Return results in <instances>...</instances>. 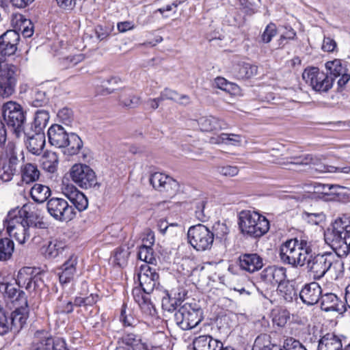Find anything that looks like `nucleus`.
<instances>
[{
    "mask_svg": "<svg viewBox=\"0 0 350 350\" xmlns=\"http://www.w3.org/2000/svg\"><path fill=\"white\" fill-rule=\"evenodd\" d=\"M312 251L310 242L295 238L286 241L280 245L279 256L284 264L297 268L306 264L307 256Z\"/></svg>",
    "mask_w": 350,
    "mask_h": 350,
    "instance_id": "f257e3e1",
    "label": "nucleus"
},
{
    "mask_svg": "<svg viewBox=\"0 0 350 350\" xmlns=\"http://www.w3.org/2000/svg\"><path fill=\"white\" fill-rule=\"evenodd\" d=\"M25 207L9 211L4 226L10 237H14L20 244L25 243L30 237L29 227L33 221L29 219Z\"/></svg>",
    "mask_w": 350,
    "mask_h": 350,
    "instance_id": "f03ea898",
    "label": "nucleus"
},
{
    "mask_svg": "<svg viewBox=\"0 0 350 350\" xmlns=\"http://www.w3.org/2000/svg\"><path fill=\"white\" fill-rule=\"evenodd\" d=\"M238 224L241 234L253 238H260L269 230L268 219L258 213L250 210L239 213Z\"/></svg>",
    "mask_w": 350,
    "mask_h": 350,
    "instance_id": "7ed1b4c3",
    "label": "nucleus"
},
{
    "mask_svg": "<svg viewBox=\"0 0 350 350\" xmlns=\"http://www.w3.org/2000/svg\"><path fill=\"white\" fill-rule=\"evenodd\" d=\"M203 319V310L196 301L185 302L174 314L176 325L183 330L196 327Z\"/></svg>",
    "mask_w": 350,
    "mask_h": 350,
    "instance_id": "20e7f679",
    "label": "nucleus"
},
{
    "mask_svg": "<svg viewBox=\"0 0 350 350\" xmlns=\"http://www.w3.org/2000/svg\"><path fill=\"white\" fill-rule=\"evenodd\" d=\"M4 120L8 126L12 127L17 137L23 131L26 120L25 113L22 106L14 101H8L2 107Z\"/></svg>",
    "mask_w": 350,
    "mask_h": 350,
    "instance_id": "39448f33",
    "label": "nucleus"
},
{
    "mask_svg": "<svg viewBox=\"0 0 350 350\" xmlns=\"http://www.w3.org/2000/svg\"><path fill=\"white\" fill-rule=\"evenodd\" d=\"M189 243L197 251H206L211 248L214 234L206 226L198 224L191 226L187 232Z\"/></svg>",
    "mask_w": 350,
    "mask_h": 350,
    "instance_id": "423d86ee",
    "label": "nucleus"
},
{
    "mask_svg": "<svg viewBox=\"0 0 350 350\" xmlns=\"http://www.w3.org/2000/svg\"><path fill=\"white\" fill-rule=\"evenodd\" d=\"M286 269L282 267L269 266L262 271L258 282V290L265 294L273 291L286 279Z\"/></svg>",
    "mask_w": 350,
    "mask_h": 350,
    "instance_id": "0eeeda50",
    "label": "nucleus"
},
{
    "mask_svg": "<svg viewBox=\"0 0 350 350\" xmlns=\"http://www.w3.org/2000/svg\"><path fill=\"white\" fill-rule=\"evenodd\" d=\"M305 82L317 92H326L332 88L333 79L328 73L321 71L317 67L306 68L302 74Z\"/></svg>",
    "mask_w": 350,
    "mask_h": 350,
    "instance_id": "6e6552de",
    "label": "nucleus"
},
{
    "mask_svg": "<svg viewBox=\"0 0 350 350\" xmlns=\"http://www.w3.org/2000/svg\"><path fill=\"white\" fill-rule=\"evenodd\" d=\"M72 180L82 189H88L98 185L94 170L88 165L76 163L70 170Z\"/></svg>",
    "mask_w": 350,
    "mask_h": 350,
    "instance_id": "1a4fd4ad",
    "label": "nucleus"
},
{
    "mask_svg": "<svg viewBox=\"0 0 350 350\" xmlns=\"http://www.w3.org/2000/svg\"><path fill=\"white\" fill-rule=\"evenodd\" d=\"M19 159L16 146L9 143L6 147L5 157L0 158V179L3 182L11 180L16 172Z\"/></svg>",
    "mask_w": 350,
    "mask_h": 350,
    "instance_id": "9d476101",
    "label": "nucleus"
},
{
    "mask_svg": "<svg viewBox=\"0 0 350 350\" xmlns=\"http://www.w3.org/2000/svg\"><path fill=\"white\" fill-rule=\"evenodd\" d=\"M46 209L49 215L55 220L68 221L76 215L72 206L64 198H52L47 201Z\"/></svg>",
    "mask_w": 350,
    "mask_h": 350,
    "instance_id": "9b49d317",
    "label": "nucleus"
},
{
    "mask_svg": "<svg viewBox=\"0 0 350 350\" xmlns=\"http://www.w3.org/2000/svg\"><path fill=\"white\" fill-rule=\"evenodd\" d=\"M16 283L19 287L29 291L41 288L44 282L40 273L36 268L25 267L21 269L17 275Z\"/></svg>",
    "mask_w": 350,
    "mask_h": 350,
    "instance_id": "f8f14e48",
    "label": "nucleus"
},
{
    "mask_svg": "<svg viewBox=\"0 0 350 350\" xmlns=\"http://www.w3.org/2000/svg\"><path fill=\"white\" fill-rule=\"evenodd\" d=\"M29 350H68L62 338H53L44 331L35 333Z\"/></svg>",
    "mask_w": 350,
    "mask_h": 350,
    "instance_id": "ddd939ff",
    "label": "nucleus"
},
{
    "mask_svg": "<svg viewBox=\"0 0 350 350\" xmlns=\"http://www.w3.org/2000/svg\"><path fill=\"white\" fill-rule=\"evenodd\" d=\"M325 68L329 79H333V82L336 78L340 77L338 85L340 88L344 87L350 80V65L346 62L335 59L326 62Z\"/></svg>",
    "mask_w": 350,
    "mask_h": 350,
    "instance_id": "4468645a",
    "label": "nucleus"
},
{
    "mask_svg": "<svg viewBox=\"0 0 350 350\" xmlns=\"http://www.w3.org/2000/svg\"><path fill=\"white\" fill-rule=\"evenodd\" d=\"M140 287L145 294H150L159 284V274L155 269L148 264L140 266L137 273Z\"/></svg>",
    "mask_w": 350,
    "mask_h": 350,
    "instance_id": "2eb2a0df",
    "label": "nucleus"
},
{
    "mask_svg": "<svg viewBox=\"0 0 350 350\" xmlns=\"http://www.w3.org/2000/svg\"><path fill=\"white\" fill-rule=\"evenodd\" d=\"M16 83V67L5 65L0 74V96L3 98L11 96L15 92Z\"/></svg>",
    "mask_w": 350,
    "mask_h": 350,
    "instance_id": "dca6fc26",
    "label": "nucleus"
},
{
    "mask_svg": "<svg viewBox=\"0 0 350 350\" xmlns=\"http://www.w3.org/2000/svg\"><path fill=\"white\" fill-rule=\"evenodd\" d=\"M329 252L310 255L306 261L307 269L314 280L321 279L327 272Z\"/></svg>",
    "mask_w": 350,
    "mask_h": 350,
    "instance_id": "f3484780",
    "label": "nucleus"
},
{
    "mask_svg": "<svg viewBox=\"0 0 350 350\" xmlns=\"http://www.w3.org/2000/svg\"><path fill=\"white\" fill-rule=\"evenodd\" d=\"M350 237V215L344 214L337 218L332 224V232L327 239L342 241Z\"/></svg>",
    "mask_w": 350,
    "mask_h": 350,
    "instance_id": "a211bd4d",
    "label": "nucleus"
},
{
    "mask_svg": "<svg viewBox=\"0 0 350 350\" xmlns=\"http://www.w3.org/2000/svg\"><path fill=\"white\" fill-rule=\"evenodd\" d=\"M20 41V35L13 29L7 30L0 36V53L3 56L15 54Z\"/></svg>",
    "mask_w": 350,
    "mask_h": 350,
    "instance_id": "6ab92c4d",
    "label": "nucleus"
},
{
    "mask_svg": "<svg viewBox=\"0 0 350 350\" xmlns=\"http://www.w3.org/2000/svg\"><path fill=\"white\" fill-rule=\"evenodd\" d=\"M321 309L325 312H336L340 314L347 311V306L335 293H326L321 297Z\"/></svg>",
    "mask_w": 350,
    "mask_h": 350,
    "instance_id": "aec40b11",
    "label": "nucleus"
},
{
    "mask_svg": "<svg viewBox=\"0 0 350 350\" xmlns=\"http://www.w3.org/2000/svg\"><path fill=\"white\" fill-rule=\"evenodd\" d=\"M322 289L316 282L306 284L299 292L301 300L308 306H312L321 299Z\"/></svg>",
    "mask_w": 350,
    "mask_h": 350,
    "instance_id": "412c9836",
    "label": "nucleus"
},
{
    "mask_svg": "<svg viewBox=\"0 0 350 350\" xmlns=\"http://www.w3.org/2000/svg\"><path fill=\"white\" fill-rule=\"evenodd\" d=\"M239 264L241 269L254 273L263 267V259L256 253H245L239 256Z\"/></svg>",
    "mask_w": 350,
    "mask_h": 350,
    "instance_id": "4be33fe9",
    "label": "nucleus"
},
{
    "mask_svg": "<svg viewBox=\"0 0 350 350\" xmlns=\"http://www.w3.org/2000/svg\"><path fill=\"white\" fill-rule=\"evenodd\" d=\"M64 195L71 202L79 211L85 210L88 206V201L85 196L73 185H67L63 189Z\"/></svg>",
    "mask_w": 350,
    "mask_h": 350,
    "instance_id": "5701e85b",
    "label": "nucleus"
},
{
    "mask_svg": "<svg viewBox=\"0 0 350 350\" xmlns=\"http://www.w3.org/2000/svg\"><path fill=\"white\" fill-rule=\"evenodd\" d=\"M27 139L25 141L26 147L29 152L40 155L45 146V135L43 132H34L30 135L25 132Z\"/></svg>",
    "mask_w": 350,
    "mask_h": 350,
    "instance_id": "b1692460",
    "label": "nucleus"
},
{
    "mask_svg": "<svg viewBox=\"0 0 350 350\" xmlns=\"http://www.w3.org/2000/svg\"><path fill=\"white\" fill-rule=\"evenodd\" d=\"M198 122L200 130L204 132L217 131L228 128L226 121L213 116L201 117Z\"/></svg>",
    "mask_w": 350,
    "mask_h": 350,
    "instance_id": "393cba45",
    "label": "nucleus"
},
{
    "mask_svg": "<svg viewBox=\"0 0 350 350\" xmlns=\"http://www.w3.org/2000/svg\"><path fill=\"white\" fill-rule=\"evenodd\" d=\"M47 135L49 143L60 148L65 146L69 133L61 125L53 124L49 129Z\"/></svg>",
    "mask_w": 350,
    "mask_h": 350,
    "instance_id": "a878e982",
    "label": "nucleus"
},
{
    "mask_svg": "<svg viewBox=\"0 0 350 350\" xmlns=\"http://www.w3.org/2000/svg\"><path fill=\"white\" fill-rule=\"evenodd\" d=\"M77 256L72 254L59 269V280L61 284L69 283L74 278L77 270Z\"/></svg>",
    "mask_w": 350,
    "mask_h": 350,
    "instance_id": "bb28decb",
    "label": "nucleus"
},
{
    "mask_svg": "<svg viewBox=\"0 0 350 350\" xmlns=\"http://www.w3.org/2000/svg\"><path fill=\"white\" fill-rule=\"evenodd\" d=\"M66 250L67 247L65 243L57 239L49 241L47 244L44 245L41 248L42 254L48 259H54L62 256Z\"/></svg>",
    "mask_w": 350,
    "mask_h": 350,
    "instance_id": "cd10ccee",
    "label": "nucleus"
},
{
    "mask_svg": "<svg viewBox=\"0 0 350 350\" xmlns=\"http://www.w3.org/2000/svg\"><path fill=\"white\" fill-rule=\"evenodd\" d=\"M149 181L152 187L159 191H167L170 187L177 185L175 180L160 172L152 174Z\"/></svg>",
    "mask_w": 350,
    "mask_h": 350,
    "instance_id": "c85d7f7f",
    "label": "nucleus"
},
{
    "mask_svg": "<svg viewBox=\"0 0 350 350\" xmlns=\"http://www.w3.org/2000/svg\"><path fill=\"white\" fill-rule=\"evenodd\" d=\"M344 262L333 253L329 252L326 274L330 279L336 280L344 275Z\"/></svg>",
    "mask_w": 350,
    "mask_h": 350,
    "instance_id": "c756f323",
    "label": "nucleus"
},
{
    "mask_svg": "<svg viewBox=\"0 0 350 350\" xmlns=\"http://www.w3.org/2000/svg\"><path fill=\"white\" fill-rule=\"evenodd\" d=\"M194 350H221L222 342L209 335H202L193 340Z\"/></svg>",
    "mask_w": 350,
    "mask_h": 350,
    "instance_id": "7c9ffc66",
    "label": "nucleus"
},
{
    "mask_svg": "<svg viewBox=\"0 0 350 350\" xmlns=\"http://www.w3.org/2000/svg\"><path fill=\"white\" fill-rule=\"evenodd\" d=\"M317 350H342V340L334 333H327L319 340Z\"/></svg>",
    "mask_w": 350,
    "mask_h": 350,
    "instance_id": "2f4dec72",
    "label": "nucleus"
},
{
    "mask_svg": "<svg viewBox=\"0 0 350 350\" xmlns=\"http://www.w3.org/2000/svg\"><path fill=\"white\" fill-rule=\"evenodd\" d=\"M290 161H288L286 163L294 164V165H306L309 164L318 165L319 159L312 154H304L301 156H295L289 157ZM273 163L278 165H286V162L282 161L280 159H276L272 161Z\"/></svg>",
    "mask_w": 350,
    "mask_h": 350,
    "instance_id": "473e14b6",
    "label": "nucleus"
},
{
    "mask_svg": "<svg viewBox=\"0 0 350 350\" xmlns=\"http://www.w3.org/2000/svg\"><path fill=\"white\" fill-rule=\"evenodd\" d=\"M258 72V67L248 63L237 65L233 70V75L237 79H250Z\"/></svg>",
    "mask_w": 350,
    "mask_h": 350,
    "instance_id": "72a5a7b5",
    "label": "nucleus"
},
{
    "mask_svg": "<svg viewBox=\"0 0 350 350\" xmlns=\"http://www.w3.org/2000/svg\"><path fill=\"white\" fill-rule=\"evenodd\" d=\"M40 176V170L36 164L27 163L21 167L22 180L29 184L38 180Z\"/></svg>",
    "mask_w": 350,
    "mask_h": 350,
    "instance_id": "f704fd0d",
    "label": "nucleus"
},
{
    "mask_svg": "<svg viewBox=\"0 0 350 350\" xmlns=\"http://www.w3.org/2000/svg\"><path fill=\"white\" fill-rule=\"evenodd\" d=\"M140 341V336L137 334L129 333L118 341L115 350H135L137 342Z\"/></svg>",
    "mask_w": 350,
    "mask_h": 350,
    "instance_id": "c9c22d12",
    "label": "nucleus"
},
{
    "mask_svg": "<svg viewBox=\"0 0 350 350\" xmlns=\"http://www.w3.org/2000/svg\"><path fill=\"white\" fill-rule=\"evenodd\" d=\"M0 291L4 293L12 302L23 301L27 305L25 293L18 290L13 284L8 283L1 284Z\"/></svg>",
    "mask_w": 350,
    "mask_h": 350,
    "instance_id": "e433bc0d",
    "label": "nucleus"
},
{
    "mask_svg": "<svg viewBox=\"0 0 350 350\" xmlns=\"http://www.w3.org/2000/svg\"><path fill=\"white\" fill-rule=\"evenodd\" d=\"M25 310V308H17L9 316L12 332H18L25 324L27 315Z\"/></svg>",
    "mask_w": 350,
    "mask_h": 350,
    "instance_id": "4c0bfd02",
    "label": "nucleus"
},
{
    "mask_svg": "<svg viewBox=\"0 0 350 350\" xmlns=\"http://www.w3.org/2000/svg\"><path fill=\"white\" fill-rule=\"evenodd\" d=\"M59 158L54 152H46L40 159L42 169L49 173H54L57 168Z\"/></svg>",
    "mask_w": 350,
    "mask_h": 350,
    "instance_id": "58836bf2",
    "label": "nucleus"
},
{
    "mask_svg": "<svg viewBox=\"0 0 350 350\" xmlns=\"http://www.w3.org/2000/svg\"><path fill=\"white\" fill-rule=\"evenodd\" d=\"M51 194L50 188L41 184H35L30 191V195L33 200L40 204L44 202Z\"/></svg>",
    "mask_w": 350,
    "mask_h": 350,
    "instance_id": "ea45409f",
    "label": "nucleus"
},
{
    "mask_svg": "<svg viewBox=\"0 0 350 350\" xmlns=\"http://www.w3.org/2000/svg\"><path fill=\"white\" fill-rule=\"evenodd\" d=\"M159 99L162 101L165 100H172L180 104L187 105L190 103V98L186 94L180 95L176 91L165 88L160 94Z\"/></svg>",
    "mask_w": 350,
    "mask_h": 350,
    "instance_id": "a19ab883",
    "label": "nucleus"
},
{
    "mask_svg": "<svg viewBox=\"0 0 350 350\" xmlns=\"http://www.w3.org/2000/svg\"><path fill=\"white\" fill-rule=\"evenodd\" d=\"M49 120V113L47 111L40 109L38 110L34 116L33 121L31 124V129L33 132H43Z\"/></svg>",
    "mask_w": 350,
    "mask_h": 350,
    "instance_id": "79ce46f5",
    "label": "nucleus"
},
{
    "mask_svg": "<svg viewBox=\"0 0 350 350\" xmlns=\"http://www.w3.org/2000/svg\"><path fill=\"white\" fill-rule=\"evenodd\" d=\"M280 295L287 301H292L297 297V293L293 283L288 280H283L278 286Z\"/></svg>",
    "mask_w": 350,
    "mask_h": 350,
    "instance_id": "37998d69",
    "label": "nucleus"
},
{
    "mask_svg": "<svg viewBox=\"0 0 350 350\" xmlns=\"http://www.w3.org/2000/svg\"><path fill=\"white\" fill-rule=\"evenodd\" d=\"M83 146V142L81 138L75 133H69L66 139V145L64 148H66V152L70 155L77 154Z\"/></svg>",
    "mask_w": 350,
    "mask_h": 350,
    "instance_id": "c03bdc74",
    "label": "nucleus"
},
{
    "mask_svg": "<svg viewBox=\"0 0 350 350\" xmlns=\"http://www.w3.org/2000/svg\"><path fill=\"white\" fill-rule=\"evenodd\" d=\"M331 247L334 251V254L336 256L341 259L346 257L350 253V244L347 243V240H342V241L331 239Z\"/></svg>",
    "mask_w": 350,
    "mask_h": 350,
    "instance_id": "a18cd8bd",
    "label": "nucleus"
},
{
    "mask_svg": "<svg viewBox=\"0 0 350 350\" xmlns=\"http://www.w3.org/2000/svg\"><path fill=\"white\" fill-rule=\"evenodd\" d=\"M119 102L125 107L135 108L139 103V98L130 90H124L119 96Z\"/></svg>",
    "mask_w": 350,
    "mask_h": 350,
    "instance_id": "49530a36",
    "label": "nucleus"
},
{
    "mask_svg": "<svg viewBox=\"0 0 350 350\" xmlns=\"http://www.w3.org/2000/svg\"><path fill=\"white\" fill-rule=\"evenodd\" d=\"M129 255L130 252L128 247H118L114 251L113 262L119 267H123L127 265Z\"/></svg>",
    "mask_w": 350,
    "mask_h": 350,
    "instance_id": "de8ad7c7",
    "label": "nucleus"
},
{
    "mask_svg": "<svg viewBox=\"0 0 350 350\" xmlns=\"http://www.w3.org/2000/svg\"><path fill=\"white\" fill-rule=\"evenodd\" d=\"M14 250V242L8 239H0V260L5 261L10 259Z\"/></svg>",
    "mask_w": 350,
    "mask_h": 350,
    "instance_id": "09e8293b",
    "label": "nucleus"
},
{
    "mask_svg": "<svg viewBox=\"0 0 350 350\" xmlns=\"http://www.w3.org/2000/svg\"><path fill=\"white\" fill-rule=\"evenodd\" d=\"M120 321L122 322L124 327H131L134 329V334H137L139 336L141 327L142 323H139L137 319L133 317L131 314H127L124 309H122L120 317Z\"/></svg>",
    "mask_w": 350,
    "mask_h": 350,
    "instance_id": "8fccbe9b",
    "label": "nucleus"
},
{
    "mask_svg": "<svg viewBox=\"0 0 350 350\" xmlns=\"http://www.w3.org/2000/svg\"><path fill=\"white\" fill-rule=\"evenodd\" d=\"M47 103L48 98L44 90L37 88L32 90L31 96L29 100V103L32 106L35 107H40L44 106Z\"/></svg>",
    "mask_w": 350,
    "mask_h": 350,
    "instance_id": "3c124183",
    "label": "nucleus"
},
{
    "mask_svg": "<svg viewBox=\"0 0 350 350\" xmlns=\"http://www.w3.org/2000/svg\"><path fill=\"white\" fill-rule=\"evenodd\" d=\"M17 22H20L18 26V30L21 31L22 34L25 38L31 37L33 33V25L31 21L29 19L24 18L21 14L16 16Z\"/></svg>",
    "mask_w": 350,
    "mask_h": 350,
    "instance_id": "603ef678",
    "label": "nucleus"
},
{
    "mask_svg": "<svg viewBox=\"0 0 350 350\" xmlns=\"http://www.w3.org/2000/svg\"><path fill=\"white\" fill-rule=\"evenodd\" d=\"M211 142L213 144H226L235 145L241 142V137L236 134L221 133L217 137H212Z\"/></svg>",
    "mask_w": 350,
    "mask_h": 350,
    "instance_id": "864d4df0",
    "label": "nucleus"
},
{
    "mask_svg": "<svg viewBox=\"0 0 350 350\" xmlns=\"http://www.w3.org/2000/svg\"><path fill=\"white\" fill-rule=\"evenodd\" d=\"M138 258L145 262L144 264L154 265L156 263V258L154 255L152 247L149 246H140L138 252Z\"/></svg>",
    "mask_w": 350,
    "mask_h": 350,
    "instance_id": "5fc2aeb1",
    "label": "nucleus"
},
{
    "mask_svg": "<svg viewBox=\"0 0 350 350\" xmlns=\"http://www.w3.org/2000/svg\"><path fill=\"white\" fill-rule=\"evenodd\" d=\"M9 332H12L10 317L5 314L3 304L0 301V335H5Z\"/></svg>",
    "mask_w": 350,
    "mask_h": 350,
    "instance_id": "6e6d98bb",
    "label": "nucleus"
},
{
    "mask_svg": "<svg viewBox=\"0 0 350 350\" xmlns=\"http://www.w3.org/2000/svg\"><path fill=\"white\" fill-rule=\"evenodd\" d=\"M118 82V79L114 77H111L107 79L103 80L102 81L100 90H98V93L103 96L112 94L114 92L115 88L113 87H109V85L117 84Z\"/></svg>",
    "mask_w": 350,
    "mask_h": 350,
    "instance_id": "4d7b16f0",
    "label": "nucleus"
},
{
    "mask_svg": "<svg viewBox=\"0 0 350 350\" xmlns=\"http://www.w3.org/2000/svg\"><path fill=\"white\" fill-rule=\"evenodd\" d=\"M283 348V350H307L298 340L293 337H288L284 339Z\"/></svg>",
    "mask_w": 350,
    "mask_h": 350,
    "instance_id": "13d9d810",
    "label": "nucleus"
},
{
    "mask_svg": "<svg viewBox=\"0 0 350 350\" xmlns=\"http://www.w3.org/2000/svg\"><path fill=\"white\" fill-rule=\"evenodd\" d=\"M74 306L72 301H64L62 297L58 299L55 312L57 313H66L69 314L73 311Z\"/></svg>",
    "mask_w": 350,
    "mask_h": 350,
    "instance_id": "bf43d9fd",
    "label": "nucleus"
},
{
    "mask_svg": "<svg viewBox=\"0 0 350 350\" xmlns=\"http://www.w3.org/2000/svg\"><path fill=\"white\" fill-rule=\"evenodd\" d=\"M317 192L324 195L338 194L337 190L342 188L338 185L319 184L316 187Z\"/></svg>",
    "mask_w": 350,
    "mask_h": 350,
    "instance_id": "052dcab7",
    "label": "nucleus"
},
{
    "mask_svg": "<svg viewBox=\"0 0 350 350\" xmlns=\"http://www.w3.org/2000/svg\"><path fill=\"white\" fill-rule=\"evenodd\" d=\"M277 34V27L274 23H270L268 24L263 31L261 38L264 43H269L272 40V38Z\"/></svg>",
    "mask_w": 350,
    "mask_h": 350,
    "instance_id": "680f3d73",
    "label": "nucleus"
},
{
    "mask_svg": "<svg viewBox=\"0 0 350 350\" xmlns=\"http://www.w3.org/2000/svg\"><path fill=\"white\" fill-rule=\"evenodd\" d=\"M111 31L110 28L101 25L95 26L94 29V34L99 41L107 39L110 36Z\"/></svg>",
    "mask_w": 350,
    "mask_h": 350,
    "instance_id": "e2e57ef3",
    "label": "nucleus"
},
{
    "mask_svg": "<svg viewBox=\"0 0 350 350\" xmlns=\"http://www.w3.org/2000/svg\"><path fill=\"white\" fill-rule=\"evenodd\" d=\"M57 117L62 123L69 124L72 120V111L69 108L64 107L58 111Z\"/></svg>",
    "mask_w": 350,
    "mask_h": 350,
    "instance_id": "0e129e2a",
    "label": "nucleus"
},
{
    "mask_svg": "<svg viewBox=\"0 0 350 350\" xmlns=\"http://www.w3.org/2000/svg\"><path fill=\"white\" fill-rule=\"evenodd\" d=\"M139 306L142 312L147 316L154 317L157 314L156 309L150 299L140 304Z\"/></svg>",
    "mask_w": 350,
    "mask_h": 350,
    "instance_id": "69168bd1",
    "label": "nucleus"
},
{
    "mask_svg": "<svg viewBox=\"0 0 350 350\" xmlns=\"http://www.w3.org/2000/svg\"><path fill=\"white\" fill-rule=\"evenodd\" d=\"M206 202L204 201H200L196 205V209L195 211L196 217L200 221L204 222L208 220V216L204 213Z\"/></svg>",
    "mask_w": 350,
    "mask_h": 350,
    "instance_id": "338daca9",
    "label": "nucleus"
},
{
    "mask_svg": "<svg viewBox=\"0 0 350 350\" xmlns=\"http://www.w3.org/2000/svg\"><path fill=\"white\" fill-rule=\"evenodd\" d=\"M183 301L180 298L169 297L167 299L163 300V307H165L168 311L175 310L178 306H181Z\"/></svg>",
    "mask_w": 350,
    "mask_h": 350,
    "instance_id": "774afa93",
    "label": "nucleus"
}]
</instances>
